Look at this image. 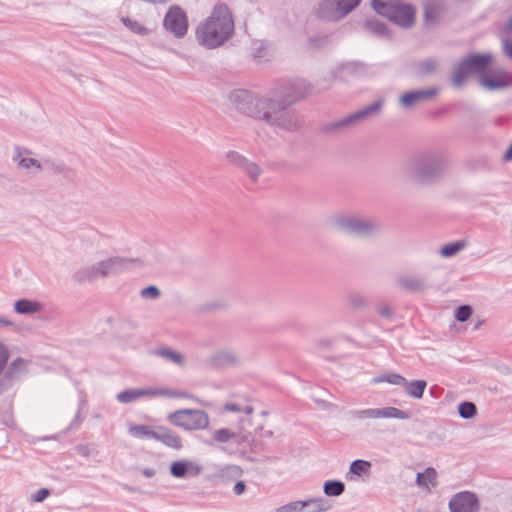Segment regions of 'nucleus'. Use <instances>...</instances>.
<instances>
[{"label":"nucleus","mask_w":512,"mask_h":512,"mask_svg":"<svg viewBox=\"0 0 512 512\" xmlns=\"http://www.w3.org/2000/svg\"><path fill=\"white\" fill-rule=\"evenodd\" d=\"M242 170L253 182H256L259 176L262 174V169L259 167V165L253 161H250L249 159L242 167Z\"/></svg>","instance_id":"nucleus-39"},{"label":"nucleus","mask_w":512,"mask_h":512,"mask_svg":"<svg viewBox=\"0 0 512 512\" xmlns=\"http://www.w3.org/2000/svg\"><path fill=\"white\" fill-rule=\"evenodd\" d=\"M345 491V484L339 480H328L323 485V492L327 496H340Z\"/></svg>","instance_id":"nucleus-37"},{"label":"nucleus","mask_w":512,"mask_h":512,"mask_svg":"<svg viewBox=\"0 0 512 512\" xmlns=\"http://www.w3.org/2000/svg\"><path fill=\"white\" fill-rule=\"evenodd\" d=\"M140 472L146 478H152L156 475V470L150 467L141 468Z\"/></svg>","instance_id":"nucleus-54"},{"label":"nucleus","mask_w":512,"mask_h":512,"mask_svg":"<svg viewBox=\"0 0 512 512\" xmlns=\"http://www.w3.org/2000/svg\"><path fill=\"white\" fill-rule=\"evenodd\" d=\"M352 416L358 421H363L366 419L375 420L388 418L407 420L410 418L408 412L396 407L358 409L352 412Z\"/></svg>","instance_id":"nucleus-15"},{"label":"nucleus","mask_w":512,"mask_h":512,"mask_svg":"<svg viewBox=\"0 0 512 512\" xmlns=\"http://www.w3.org/2000/svg\"><path fill=\"white\" fill-rule=\"evenodd\" d=\"M492 61L490 54H471L457 63L452 73V84L460 88L472 73H483Z\"/></svg>","instance_id":"nucleus-7"},{"label":"nucleus","mask_w":512,"mask_h":512,"mask_svg":"<svg viewBox=\"0 0 512 512\" xmlns=\"http://www.w3.org/2000/svg\"><path fill=\"white\" fill-rule=\"evenodd\" d=\"M447 168L443 154L436 151L422 152L411 157L405 165V179L417 186H427L437 182Z\"/></svg>","instance_id":"nucleus-3"},{"label":"nucleus","mask_w":512,"mask_h":512,"mask_svg":"<svg viewBox=\"0 0 512 512\" xmlns=\"http://www.w3.org/2000/svg\"><path fill=\"white\" fill-rule=\"evenodd\" d=\"M143 397L192 398L188 392L154 387L128 389L118 393L116 396L117 400L123 404L132 403Z\"/></svg>","instance_id":"nucleus-9"},{"label":"nucleus","mask_w":512,"mask_h":512,"mask_svg":"<svg viewBox=\"0 0 512 512\" xmlns=\"http://www.w3.org/2000/svg\"><path fill=\"white\" fill-rule=\"evenodd\" d=\"M373 383H381L387 382L392 385L402 386V384H406V378L398 373L387 372L381 374L372 380Z\"/></svg>","instance_id":"nucleus-35"},{"label":"nucleus","mask_w":512,"mask_h":512,"mask_svg":"<svg viewBox=\"0 0 512 512\" xmlns=\"http://www.w3.org/2000/svg\"><path fill=\"white\" fill-rule=\"evenodd\" d=\"M140 295L143 299L155 300V299L159 298L160 290L156 286L151 285V286H147V287L143 288L140 291Z\"/></svg>","instance_id":"nucleus-48"},{"label":"nucleus","mask_w":512,"mask_h":512,"mask_svg":"<svg viewBox=\"0 0 512 512\" xmlns=\"http://www.w3.org/2000/svg\"><path fill=\"white\" fill-rule=\"evenodd\" d=\"M436 94V88L412 90L402 94L398 99V103L401 106V108L405 110H410L416 107L417 105L432 99Z\"/></svg>","instance_id":"nucleus-18"},{"label":"nucleus","mask_w":512,"mask_h":512,"mask_svg":"<svg viewBox=\"0 0 512 512\" xmlns=\"http://www.w3.org/2000/svg\"><path fill=\"white\" fill-rule=\"evenodd\" d=\"M224 410L232 413H245V414H252L254 411V408L251 405H245L242 406L238 403H226L224 405Z\"/></svg>","instance_id":"nucleus-44"},{"label":"nucleus","mask_w":512,"mask_h":512,"mask_svg":"<svg viewBox=\"0 0 512 512\" xmlns=\"http://www.w3.org/2000/svg\"><path fill=\"white\" fill-rule=\"evenodd\" d=\"M155 440L177 451L183 448L182 438L176 432L163 426L156 429Z\"/></svg>","instance_id":"nucleus-21"},{"label":"nucleus","mask_w":512,"mask_h":512,"mask_svg":"<svg viewBox=\"0 0 512 512\" xmlns=\"http://www.w3.org/2000/svg\"><path fill=\"white\" fill-rule=\"evenodd\" d=\"M50 495V490L47 488H41L31 495V501L43 502Z\"/></svg>","instance_id":"nucleus-49"},{"label":"nucleus","mask_w":512,"mask_h":512,"mask_svg":"<svg viewBox=\"0 0 512 512\" xmlns=\"http://www.w3.org/2000/svg\"><path fill=\"white\" fill-rule=\"evenodd\" d=\"M504 159L506 161H512V144L508 147V149L504 153Z\"/></svg>","instance_id":"nucleus-56"},{"label":"nucleus","mask_w":512,"mask_h":512,"mask_svg":"<svg viewBox=\"0 0 512 512\" xmlns=\"http://www.w3.org/2000/svg\"><path fill=\"white\" fill-rule=\"evenodd\" d=\"M129 434L139 439H154L156 436V430H153L148 425H132L129 427Z\"/></svg>","instance_id":"nucleus-33"},{"label":"nucleus","mask_w":512,"mask_h":512,"mask_svg":"<svg viewBox=\"0 0 512 512\" xmlns=\"http://www.w3.org/2000/svg\"><path fill=\"white\" fill-rule=\"evenodd\" d=\"M121 22L135 34L145 36L149 33V30L137 20L131 19L129 17H122Z\"/></svg>","instance_id":"nucleus-38"},{"label":"nucleus","mask_w":512,"mask_h":512,"mask_svg":"<svg viewBox=\"0 0 512 512\" xmlns=\"http://www.w3.org/2000/svg\"><path fill=\"white\" fill-rule=\"evenodd\" d=\"M505 31L508 32V33H512V16L510 17V19L507 21L506 25H505Z\"/></svg>","instance_id":"nucleus-57"},{"label":"nucleus","mask_w":512,"mask_h":512,"mask_svg":"<svg viewBox=\"0 0 512 512\" xmlns=\"http://www.w3.org/2000/svg\"><path fill=\"white\" fill-rule=\"evenodd\" d=\"M329 43V36L326 34L318 33L311 36L308 40V46L311 49H320L327 46Z\"/></svg>","instance_id":"nucleus-41"},{"label":"nucleus","mask_w":512,"mask_h":512,"mask_svg":"<svg viewBox=\"0 0 512 512\" xmlns=\"http://www.w3.org/2000/svg\"><path fill=\"white\" fill-rule=\"evenodd\" d=\"M471 315H472V308H471V306H469V305H462V306L457 308L456 313H455V318L459 322H465V321H467L470 318Z\"/></svg>","instance_id":"nucleus-47"},{"label":"nucleus","mask_w":512,"mask_h":512,"mask_svg":"<svg viewBox=\"0 0 512 512\" xmlns=\"http://www.w3.org/2000/svg\"><path fill=\"white\" fill-rule=\"evenodd\" d=\"M465 247H466L465 241L450 242L448 244L443 245L440 248L439 254L444 258H450V257H453L456 254H458Z\"/></svg>","instance_id":"nucleus-36"},{"label":"nucleus","mask_w":512,"mask_h":512,"mask_svg":"<svg viewBox=\"0 0 512 512\" xmlns=\"http://www.w3.org/2000/svg\"><path fill=\"white\" fill-rule=\"evenodd\" d=\"M154 354L164 361L178 367H184L187 362L186 356L184 354L168 347L158 348L154 351Z\"/></svg>","instance_id":"nucleus-23"},{"label":"nucleus","mask_w":512,"mask_h":512,"mask_svg":"<svg viewBox=\"0 0 512 512\" xmlns=\"http://www.w3.org/2000/svg\"><path fill=\"white\" fill-rule=\"evenodd\" d=\"M303 512H326L331 509L330 501L322 496L301 500Z\"/></svg>","instance_id":"nucleus-25"},{"label":"nucleus","mask_w":512,"mask_h":512,"mask_svg":"<svg viewBox=\"0 0 512 512\" xmlns=\"http://www.w3.org/2000/svg\"><path fill=\"white\" fill-rule=\"evenodd\" d=\"M235 437V433L230 429L221 428L213 433V439L218 443H227Z\"/></svg>","instance_id":"nucleus-45"},{"label":"nucleus","mask_w":512,"mask_h":512,"mask_svg":"<svg viewBox=\"0 0 512 512\" xmlns=\"http://www.w3.org/2000/svg\"><path fill=\"white\" fill-rule=\"evenodd\" d=\"M310 84L303 79L278 82L266 95L239 89L231 92L229 99L241 114L262 122L273 130L294 132L301 125L299 115L289 107L307 97Z\"/></svg>","instance_id":"nucleus-1"},{"label":"nucleus","mask_w":512,"mask_h":512,"mask_svg":"<svg viewBox=\"0 0 512 512\" xmlns=\"http://www.w3.org/2000/svg\"><path fill=\"white\" fill-rule=\"evenodd\" d=\"M9 354L5 345L0 343V376L3 373L4 367L8 361Z\"/></svg>","instance_id":"nucleus-50"},{"label":"nucleus","mask_w":512,"mask_h":512,"mask_svg":"<svg viewBox=\"0 0 512 512\" xmlns=\"http://www.w3.org/2000/svg\"><path fill=\"white\" fill-rule=\"evenodd\" d=\"M189 22L186 12L179 5H172L164 15L163 28L177 39L188 32Z\"/></svg>","instance_id":"nucleus-11"},{"label":"nucleus","mask_w":512,"mask_h":512,"mask_svg":"<svg viewBox=\"0 0 512 512\" xmlns=\"http://www.w3.org/2000/svg\"><path fill=\"white\" fill-rule=\"evenodd\" d=\"M276 512H303V507L301 506V500H296V501L286 503V504L276 508Z\"/></svg>","instance_id":"nucleus-46"},{"label":"nucleus","mask_w":512,"mask_h":512,"mask_svg":"<svg viewBox=\"0 0 512 512\" xmlns=\"http://www.w3.org/2000/svg\"><path fill=\"white\" fill-rule=\"evenodd\" d=\"M331 225L339 232L358 238L372 237L381 232V225L375 220L360 215H336Z\"/></svg>","instance_id":"nucleus-4"},{"label":"nucleus","mask_w":512,"mask_h":512,"mask_svg":"<svg viewBox=\"0 0 512 512\" xmlns=\"http://www.w3.org/2000/svg\"><path fill=\"white\" fill-rule=\"evenodd\" d=\"M442 10L441 0H430L424 4V16L427 22H434L438 19Z\"/></svg>","instance_id":"nucleus-31"},{"label":"nucleus","mask_w":512,"mask_h":512,"mask_svg":"<svg viewBox=\"0 0 512 512\" xmlns=\"http://www.w3.org/2000/svg\"><path fill=\"white\" fill-rule=\"evenodd\" d=\"M397 283L402 289L413 293L424 292L430 287L424 278L416 276H402L397 280Z\"/></svg>","instance_id":"nucleus-22"},{"label":"nucleus","mask_w":512,"mask_h":512,"mask_svg":"<svg viewBox=\"0 0 512 512\" xmlns=\"http://www.w3.org/2000/svg\"><path fill=\"white\" fill-rule=\"evenodd\" d=\"M241 363V355L230 347L216 349L207 358L208 366L217 370L237 368Z\"/></svg>","instance_id":"nucleus-14"},{"label":"nucleus","mask_w":512,"mask_h":512,"mask_svg":"<svg viewBox=\"0 0 512 512\" xmlns=\"http://www.w3.org/2000/svg\"><path fill=\"white\" fill-rule=\"evenodd\" d=\"M360 2L361 0H321L315 9V15L327 22H338L351 13Z\"/></svg>","instance_id":"nucleus-8"},{"label":"nucleus","mask_w":512,"mask_h":512,"mask_svg":"<svg viewBox=\"0 0 512 512\" xmlns=\"http://www.w3.org/2000/svg\"><path fill=\"white\" fill-rule=\"evenodd\" d=\"M345 303L349 309L354 311H362L368 307L366 296L360 292H350L345 298Z\"/></svg>","instance_id":"nucleus-28"},{"label":"nucleus","mask_w":512,"mask_h":512,"mask_svg":"<svg viewBox=\"0 0 512 512\" xmlns=\"http://www.w3.org/2000/svg\"><path fill=\"white\" fill-rule=\"evenodd\" d=\"M204 465L194 459L181 458L173 461L169 466L170 475L179 480H191L200 477L204 473Z\"/></svg>","instance_id":"nucleus-12"},{"label":"nucleus","mask_w":512,"mask_h":512,"mask_svg":"<svg viewBox=\"0 0 512 512\" xmlns=\"http://www.w3.org/2000/svg\"><path fill=\"white\" fill-rule=\"evenodd\" d=\"M502 47L505 55L512 59V40L508 38L503 39Z\"/></svg>","instance_id":"nucleus-51"},{"label":"nucleus","mask_w":512,"mask_h":512,"mask_svg":"<svg viewBox=\"0 0 512 512\" xmlns=\"http://www.w3.org/2000/svg\"><path fill=\"white\" fill-rule=\"evenodd\" d=\"M132 260H128L121 257H111L105 260L99 261L100 275L101 278L108 277L110 275L118 274L123 270L127 269Z\"/></svg>","instance_id":"nucleus-19"},{"label":"nucleus","mask_w":512,"mask_h":512,"mask_svg":"<svg viewBox=\"0 0 512 512\" xmlns=\"http://www.w3.org/2000/svg\"><path fill=\"white\" fill-rule=\"evenodd\" d=\"M245 489L246 485L243 481H238L233 487V491L236 495H241L244 493Z\"/></svg>","instance_id":"nucleus-55"},{"label":"nucleus","mask_w":512,"mask_h":512,"mask_svg":"<svg viewBox=\"0 0 512 512\" xmlns=\"http://www.w3.org/2000/svg\"><path fill=\"white\" fill-rule=\"evenodd\" d=\"M451 512H479L480 503L475 493L470 491L458 492L449 501Z\"/></svg>","instance_id":"nucleus-16"},{"label":"nucleus","mask_w":512,"mask_h":512,"mask_svg":"<svg viewBox=\"0 0 512 512\" xmlns=\"http://www.w3.org/2000/svg\"><path fill=\"white\" fill-rule=\"evenodd\" d=\"M330 344H331V341H330V340H327V339H326V340H321V341H320V345H322V346H324V347H328V346H330Z\"/></svg>","instance_id":"nucleus-58"},{"label":"nucleus","mask_w":512,"mask_h":512,"mask_svg":"<svg viewBox=\"0 0 512 512\" xmlns=\"http://www.w3.org/2000/svg\"><path fill=\"white\" fill-rule=\"evenodd\" d=\"M128 491H132L133 489L130 487H125Z\"/></svg>","instance_id":"nucleus-60"},{"label":"nucleus","mask_w":512,"mask_h":512,"mask_svg":"<svg viewBox=\"0 0 512 512\" xmlns=\"http://www.w3.org/2000/svg\"><path fill=\"white\" fill-rule=\"evenodd\" d=\"M371 462L367 460L357 459L354 460L349 467V472L346 475L347 479H349V474H352L357 477L369 476L371 469Z\"/></svg>","instance_id":"nucleus-30"},{"label":"nucleus","mask_w":512,"mask_h":512,"mask_svg":"<svg viewBox=\"0 0 512 512\" xmlns=\"http://www.w3.org/2000/svg\"><path fill=\"white\" fill-rule=\"evenodd\" d=\"M416 483L420 487H427L430 484L432 487L437 485V472L433 467H428L424 472L418 473L416 476Z\"/></svg>","instance_id":"nucleus-32"},{"label":"nucleus","mask_w":512,"mask_h":512,"mask_svg":"<svg viewBox=\"0 0 512 512\" xmlns=\"http://www.w3.org/2000/svg\"><path fill=\"white\" fill-rule=\"evenodd\" d=\"M365 27L368 31H370L373 34L376 35H385L386 34V27L384 23L377 19H368L365 22Z\"/></svg>","instance_id":"nucleus-43"},{"label":"nucleus","mask_w":512,"mask_h":512,"mask_svg":"<svg viewBox=\"0 0 512 512\" xmlns=\"http://www.w3.org/2000/svg\"><path fill=\"white\" fill-rule=\"evenodd\" d=\"M378 312L384 318H390L393 315L392 309L387 305L380 306Z\"/></svg>","instance_id":"nucleus-52"},{"label":"nucleus","mask_w":512,"mask_h":512,"mask_svg":"<svg viewBox=\"0 0 512 512\" xmlns=\"http://www.w3.org/2000/svg\"><path fill=\"white\" fill-rule=\"evenodd\" d=\"M26 367L27 361L22 358H16L10 363L0 378V394L11 389L20 380L26 372Z\"/></svg>","instance_id":"nucleus-17"},{"label":"nucleus","mask_w":512,"mask_h":512,"mask_svg":"<svg viewBox=\"0 0 512 512\" xmlns=\"http://www.w3.org/2000/svg\"><path fill=\"white\" fill-rule=\"evenodd\" d=\"M14 311L20 315H33L43 310V305L38 301L19 299L13 304Z\"/></svg>","instance_id":"nucleus-26"},{"label":"nucleus","mask_w":512,"mask_h":512,"mask_svg":"<svg viewBox=\"0 0 512 512\" xmlns=\"http://www.w3.org/2000/svg\"><path fill=\"white\" fill-rule=\"evenodd\" d=\"M438 61L434 58H426L416 63L417 73L420 76L431 75L436 72Z\"/></svg>","instance_id":"nucleus-34"},{"label":"nucleus","mask_w":512,"mask_h":512,"mask_svg":"<svg viewBox=\"0 0 512 512\" xmlns=\"http://www.w3.org/2000/svg\"><path fill=\"white\" fill-rule=\"evenodd\" d=\"M402 386L405 388V392L409 396L415 399H420L423 397L427 382L425 380H406V384H402Z\"/></svg>","instance_id":"nucleus-29"},{"label":"nucleus","mask_w":512,"mask_h":512,"mask_svg":"<svg viewBox=\"0 0 512 512\" xmlns=\"http://www.w3.org/2000/svg\"><path fill=\"white\" fill-rule=\"evenodd\" d=\"M225 159L228 163L237 166L241 169L248 160V158H246L244 155L234 150H229L228 152H226Z\"/></svg>","instance_id":"nucleus-40"},{"label":"nucleus","mask_w":512,"mask_h":512,"mask_svg":"<svg viewBox=\"0 0 512 512\" xmlns=\"http://www.w3.org/2000/svg\"><path fill=\"white\" fill-rule=\"evenodd\" d=\"M263 436L272 437L273 436V432L271 430L264 431Z\"/></svg>","instance_id":"nucleus-59"},{"label":"nucleus","mask_w":512,"mask_h":512,"mask_svg":"<svg viewBox=\"0 0 512 512\" xmlns=\"http://www.w3.org/2000/svg\"><path fill=\"white\" fill-rule=\"evenodd\" d=\"M168 422L184 431H200L209 427L210 417L202 409H179L167 416Z\"/></svg>","instance_id":"nucleus-6"},{"label":"nucleus","mask_w":512,"mask_h":512,"mask_svg":"<svg viewBox=\"0 0 512 512\" xmlns=\"http://www.w3.org/2000/svg\"><path fill=\"white\" fill-rule=\"evenodd\" d=\"M232 13L223 3L216 4L209 16L195 28L196 42L206 48L215 49L225 44L234 34Z\"/></svg>","instance_id":"nucleus-2"},{"label":"nucleus","mask_w":512,"mask_h":512,"mask_svg":"<svg viewBox=\"0 0 512 512\" xmlns=\"http://www.w3.org/2000/svg\"><path fill=\"white\" fill-rule=\"evenodd\" d=\"M372 7L378 14L403 28H409L414 24L416 10L411 4L373 0Z\"/></svg>","instance_id":"nucleus-5"},{"label":"nucleus","mask_w":512,"mask_h":512,"mask_svg":"<svg viewBox=\"0 0 512 512\" xmlns=\"http://www.w3.org/2000/svg\"><path fill=\"white\" fill-rule=\"evenodd\" d=\"M35 153L23 146H14L11 154V160L15 167L25 172L27 175L36 176L43 171V162L34 157Z\"/></svg>","instance_id":"nucleus-10"},{"label":"nucleus","mask_w":512,"mask_h":512,"mask_svg":"<svg viewBox=\"0 0 512 512\" xmlns=\"http://www.w3.org/2000/svg\"><path fill=\"white\" fill-rule=\"evenodd\" d=\"M383 104V99H378L372 104L333 122L331 127L334 129L353 127L371 117L376 116L381 111Z\"/></svg>","instance_id":"nucleus-13"},{"label":"nucleus","mask_w":512,"mask_h":512,"mask_svg":"<svg viewBox=\"0 0 512 512\" xmlns=\"http://www.w3.org/2000/svg\"><path fill=\"white\" fill-rule=\"evenodd\" d=\"M100 271L99 262H97L76 270L73 274V279L79 283L91 282L101 278Z\"/></svg>","instance_id":"nucleus-24"},{"label":"nucleus","mask_w":512,"mask_h":512,"mask_svg":"<svg viewBox=\"0 0 512 512\" xmlns=\"http://www.w3.org/2000/svg\"><path fill=\"white\" fill-rule=\"evenodd\" d=\"M458 412L463 419H471L476 415L477 409L474 403L465 401L459 404Z\"/></svg>","instance_id":"nucleus-42"},{"label":"nucleus","mask_w":512,"mask_h":512,"mask_svg":"<svg viewBox=\"0 0 512 512\" xmlns=\"http://www.w3.org/2000/svg\"><path fill=\"white\" fill-rule=\"evenodd\" d=\"M365 71L364 64L360 62H346L338 65L330 71V79L335 80L339 74L346 72L347 74H361Z\"/></svg>","instance_id":"nucleus-27"},{"label":"nucleus","mask_w":512,"mask_h":512,"mask_svg":"<svg viewBox=\"0 0 512 512\" xmlns=\"http://www.w3.org/2000/svg\"><path fill=\"white\" fill-rule=\"evenodd\" d=\"M15 327V324L5 315L0 314V328Z\"/></svg>","instance_id":"nucleus-53"},{"label":"nucleus","mask_w":512,"mask_h":512,"mask_svg":"<svg viewBox=\"0 0 512 512\" xmlns=\"http://www.w3.org/2000/svg\"><path fill=\"white\" fill-rule=\"evenodd\" d=\"M479 82L482 87L489 91L501 90L512 86V74L504 71L496 77L482 75Z\"/></svg>","instance_id":"nucleus-20"}]
</instances>
